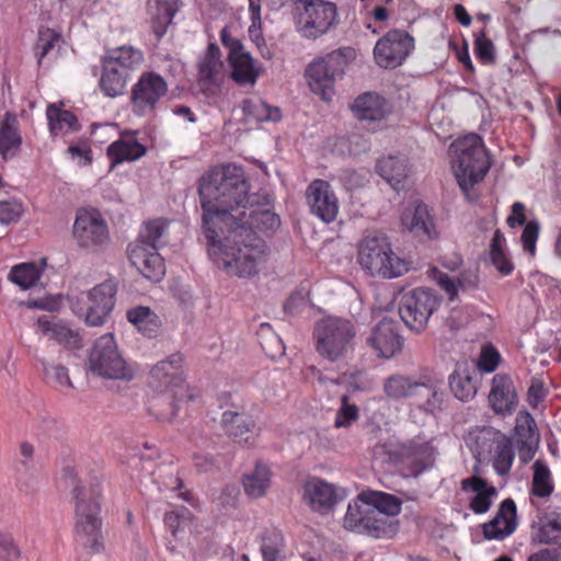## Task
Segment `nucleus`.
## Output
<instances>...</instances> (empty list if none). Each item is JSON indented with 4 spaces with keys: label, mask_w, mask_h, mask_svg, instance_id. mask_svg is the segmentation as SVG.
Instances as JSON below:
<instances>
[{
    "label": "nucleus",
    "mask_w": 561,
    "mask_h": 561,
    "mask_svg": "<svg viewBox=\"0 0 561 561\" xmlns=\"http://www.w3.org/2000/svg\"><path fill=\"white\" fill-rule=\"evenodd\" d=\"M218 188L202 192V233L209 259L231 276L250 278L266 260V244L255 233L243 236L244 229L225 210L214 208Z\"/></svg>",
    "instance_id": "nucleus-1"
},
{
    "label": "nucleus",
    "mask_w": 561,
    "mask_h": 561,
    "mask_svg": "<svg viewBox=\"0 0 561 561\" xmlns=\"http://www.w3.org/2000/svg\"><path fill=\"white\" fill-rule=\"evenodd\" d=\"M204 187L218 188L214 194V208L225 210L236 219L238 226L244 229L243 236L257 232H273L279 225L278 215L270 209H245L254 206L268 205L270 197L256 193L250 194V184L242 168L234 164L224 165L203 175L198 184V195L202 201Z\"/></svg>",
    "instance_id": "nucleus-2"
},
{
    "label": "nucleus",
    "mask_w": 561,
    "mask_h": 561,
    "mask_svg": "<svg viewBox=\"0 0 561 561\" xmlns=\"http://www.w3.org/2000/svg\"><path fill=\"white\" fill-rule=\"evenodd\" d=\"M402 502L393 494L381 491H363L348 504L344 527L373 538H391L399 524L394 517L401 512Z\"/></svg>",
    "instance_id": "nucleus-3"
},
{
    "label": "nucleus",
    "mask_w": 561,
    "mask_h": 561,
    "mask_svg": "<svg viewBox=\"0 0 561 561\" xmlns=\"http://www.w3.org/2000/svg\"><path fill=\"white\" fill-rule=\"evenodd\" d=\"M182 363V355L174 353L150 371V386L160 393L150 400L148 412L159 421L171 422L178 415L185 392Z\"/></svg>",
    "instance_id": "nucleus-4"
},
{
    "label": "nucleus",
    "mask_w": 561,
    "mask_h": 561,
    "mask_svg": "<svg viewBox=\"0 0 561 561\" xmlns=\"http://www.w3.org/2000/svg\"><path fill=\"white\" fill-rule=\"evenodd\" d=\"M451 165L462 193L469 197L470 191L481 182L491 167V160L483 139L478 134H469L456 139L449 147Z\"/></svg>",
    "instance_id": "nucleus-5"
},
{
    "label": "nucleus",
    "mask_w": 561,
    "mask_h": 561,
    "mask_svg": "<svg viewBox=\"0 0 561 561\" xmlns=\"http://www.w3.org/2000/svg\"><path fill=\"white\" fill-rule=\"evenodd\" d=\"M144 60V53L130 45L107 49L101 58V92L112 99L123 95L133 72Z\"/></svg>",
    "instance_id": "nucleus-6"
},
{
    "label": "nucleus",
    "mask_w": 561,
    "mask_h": 561,
    "mask_svg": "<svg viewBox=\"0 0 561 561\" xmlns=\"http://www.w3.org/2000/svg\"><path fill=\"white\" fill-rule=\"evenodd\" d=\"M357 261L373 277L397 278L409 271V264L392 250L385 236H367L358 245Z\"/></svg>",
    "instance_id": "nucleus-7"
},
{
    "label": "nucleus",
    "mask_w": 561,
    "mask_h": 561,
    "mask_svg": "<svg viewBox=\"0 0 561 561\" xmlns=\"http://www.w3.org/2000/svg\"><path fill=\"white\" fill-rule=\"evenodd\" d=\"M355 56L354 48L342 47L313 59L306 68L311 91L323 101H330L335 94L336 81L343 79Z\"/></svg>",
    "instance_id": "nucleus-8"
},
{
    "label": "nucleus",
    "mask_w": 561,
    "mask_h": 561,
    "mask_svg": "<svg viewBox=\"0 0 561 561\" xmlns=\"http://www.w3.org/2000/svg\"><path fill=\"white\" fill-rule=\"evenodd\" d=\"M72 492L76 497V540L93 552H100L103 548L101 542L102 520L99 516L101 512L100 492L96 488L87 491L79 485H76Z\"/></svg>",
    "instance_id": "nucleus-9"
},
{
    "label": "nucleus",
    "mask_w": 561,
    "mask_h": 561,
    "mask_svg": "<svg viewBox=\"0 0 561 561\" xmlns=\"http://www.w3.org/2000/svg\"><path fill=\"white\" fill-rule=\"evenodd\" d=\"M355 334L351 321L334 317L323 318L313 330L316 350L322 357L336 362L353 348Z\"/></svg>",
    "instance_id": "nucleus-10"
},
{
    "label": "nucleus",
    "mask_w": 561,
    "mask_h": 561,
    "mask_svg": "<svg viewBox=\"0 0 561 561\" xmlns=\"http://www.w3.org/2000/svg\"><path fill=\"white\" fill-rule=\"evenodd\" d=\"M88 369L106 379L130 380L134 376L119 354L112 333H106L94 342L88 357Z\"/></svg>",
    "instance_id": "nucleus-11"
},
{
    "label": "nucleus",
    "mask_w": 561,
    "mask_h": 561,
    "mask_svg": "<svg viewBox=\"0 0 561 561\" xmlns=\"http://www.w3.org/2000/svg\"><path fill=\"white\" fill-rule=\"evenodd\" d=\"M336 7L323 0H299L296 3L295 24L305 38L317 39L336 21Z\"/></svg>",
    "instance_id": "nucleus-12"
},
{
    "label": "nucleus",
    "mask_w": 561,
    "mask_h": 561,
    "mask_svg": "<svg viewBox=\"0 0 561 561\" xmlns=\"http://www.w3.org/2000/svg\"><path fill=\"white\" fill-rule=\"evenodd\" d=\"M220 42L228 49L230 79L239 87H254L264 67L252 57L239 38L231 36L227 26L220 31Z\"/></svg>",
    "instance_id": "nucleus-13"
},
{
    "label": "nucleus",
    "mask_w": 561,
    "mask_h": 561,
    "mask_svg": "<svg viewBox=\"0 0 561 561\" xmlns=\"http://www.w3.org/2000/svg\"><path fill=\"white\" fill-rule=\"evenodd\" d=\"M117 284L110 278L94 286L87 293L81 294V300L84 306L75 311L84 317V321L90 327H101L105 323L114 309Z\"/></svg>",
    "instance_id": "nucleus-14"
},
{
    "label": "nucleus",
    "mask_w": 561,
    "mask_h": 561,
    "mask_svg": "<svg viewBox=\"0 0 561 561\" xmlns=\"http://www.w3.org/2000/svg\"><path fill=\"white\" fill-rule=\"evenodd\" d=\"M168 83L158 72L145 71L130 90V107L138 117L152 115L157 105L165 96Z\"/></svg>",
    "instance_id": "nucleus-15"
},
{
    "label": "nucleus",
    "mask_w": 561,
    "mask_h": 561,
    "mask_svg": "<svg viewBox=\"0 0 561 561\" xmlns=\"http://www.w3.org/2000/svg\"><path fill=\"white\" fill-rule=\"evenodd\" d=\"M437 306L438 300L430 289L415 288L402 296L399 314L408 328L420 332Z\"/></svg>",
    "instance_id": "nucleus-16"
},
{
    "label": "nucleus",
    "mask_w": 561,
    "mask_h": 561,
    "mask_svg": "<svg viewBox=\"0 0 561 561\" xmlns=\"http://www.w3.org/2000/svg\"><path fill=\"white\" fill-rule=\"evenodd\" d=\"M414 48V38L403 30H390L380 37L374 48L377 65L393 69L403 64Z\"/></svg>",
    "instance_id": "nucleus-17"
},
{
    "label": "nucleus",
    "mask_w": 561,
    "mask_h": 561,
    "mask_svg": "<svg viewBox=\"0 0 561 561\" xmlns=\"http://www.w3.org/2000/svg\"><path fill=\"white\" fill-rule=\"evenodd\" d=\"M346 497L345 490L318 477H310L302 485V502L320 515H327Z\"/></svg>",
    "instance_id": "nucleus-18"
},
{
    "label": "nucleus",
    "mask_w": 561,
    "mask_h": 561,
    "mask_svg": "<svg viewBox=\"0 0 561 561\" xmlns=\"http://www.w3.org/2000/svg\"><path fill=\"white\" fill-rule=\"evenodd\" d=\"M306 199L312 215L330 224L339 214V199L332 185L321 179L313 180L306 190Z\"/></svg>",
    "instance_id": "nucleus-19"
},
{
    "label": "nucleus",
    "mask_w": 561,
    "mask_h": 561,
    "mask_svg": "<svg viewBox=\"0 0 561 561\" xmlns=\"http://www.w3.org/2000/svg\"><path fill=\"white\" fill-rule=\"evenodd\" d=\"M73 237L81 248L103 245L108 240L107 226L96 210H79L73 224Z\"/></svg>",
    "instance_id": "nucleus-20"
},
{
    "label": "nucleus",
    "mask_w": 561,
    "mask_h": 561,
    "mask_svg": "<svg viewBox=\"0 0 561 561\" xmlns=\"http://www.w3.org/2000/svg\"><path fill=\"white\" fill-rule=\"evenodd\" d=\"M447 401L442 380L425 378L414 388L413 404L426 414L438 416L447 408Z\"/></svg>",
    "instance_id": "nucleus-21"
},
{
    "label": "nucleus",
    "mask_w": 561,
    "mask_h": 561,
    "mask_svg": "<svg viewBox=\"0 0 561 561\" xmlns=\"http://www.w3.org/2000/svg\"><path fill=\"white\" fill-rule=\"evenodd\" d=\"M354 116L366 124H379L385 121L392 111L391 104L381 95L375 92H365L358 95L351 105Z\"/></svg>",
    "instance_id": "nucleus-22"
},
{
    "label": "nucleus",
    "mask_w": 561,
    "mask_h": 561,
    "mask_svg": "<svg viewBox=\"0 0 561 561\" xmlns=\"http://www.w3.org/2000/svg\"><path fill=\"white\" fill-rule=\"evenodd\" d=\"M367 343L379 356L390 358L402 350L403 337L399 333V324L392 319L383 318L371 331Z\"/></svg>",
    "instance_id": "nucleus-23"
},
{
    "label": "nucleus",
    "mask_w": 561,
    "mask_h": 561,
    "mask_svg": "<svg viewBox=\"0 0 561 561\" xmlns=\"http://www.w3.org/2000/svg\"><path fill=\"white\" fill-rule=\"evenodd\" d=\"M517 527V507L513 499L501 502L495 516L482 525L483 536L488 540H503Z\"/></svg>",
    "instance_id": "nucleus-24"
},
{
    "label": "nucleus",
    "mask_w": 561,
    "mask_h": 561,
    "mask_svg": "<svg viewBox=\"0 0 561 561\" xmlns=\"http://www.w3.org/2000/svg\"><path fill=\"white\" fill-rule=\"evenodd\" d=\"M517 527V507L513 499L501 502L495 516L482 525L483 536L488 540H503Z\"/></svg>",
    "instance_id": "nucleus-25"
},
{
    "label": "nucleus",
    "mask_w": 561,
    "mask_h": 561,
    "mask_svg": "<svg viewBox=\"0 0 561 561\" xmlns=\"http://www.w3.org/2000/svg\"><path fill=\"white\" fill-rule=\"evenodd\" d=\"M400 219L403 228L417 238L434 239L437 237L433 217L424 203L416 202L405 207Z\"/></svg>",
    "instance_id": "nucleus-26"
},
{
    "label": "nucleus",
    "mask_w": 561,
    "mask_h": 561,
    "mask_svg": "<svg viewBox=\"0 0 561 561\" xmlns=\"http://www.w3.org/2000/svg\"><path fill=\"white\" fill-rule=\"evenodd\" d=\"M515 433L517 435L519 459L526 463L534 458L540 443L536 421L529 412L525 411L517 414Z\"/></svg>",
    "instance_id": "nucleus-27"
},
{
    "label": "nucleus",
    "mask_w": 561,
    "mask_h": 561,
    "mask_svg": "<svg viewBox=\"0 0 561 561\" xmlns=\"http://www.w3.org/2000/svg\"><path fill=\"white\" fill-rule=\"evenodd\" d=\"M489 402L495 414L513 413L518 404V397L510 376L496 374L493 377Z\"/></svg>",
    "instance_id": "nucleus-28"
},
{
    "label": "nucleus",
    "mask_w": 561,
    "mask_h": 561,
    "mask_svg": "<svg viewBox=\"0 0 561 561\" xmlns=\"http://www.w3.org/2000/svg\"><path fill=\"white\" fill-rule=\"evenodd\" d=\"M22 144L18 116L15 113L7 112L0 122V157L5 161L15 158Z\"/></svg>",
    "instance_id": "nucleus-29"
},
{
    "label": "nucleus",
    "mask_w": 561,
    "mask_h": 561,
    "mask_svg": "<svg viewBox=\"0 0 561 561\" xmlns=\"http://www.w3.org/2000/svg\"><path fill=\"white\" fill-rule=\"evenodd\" d=\"M129 260L148 279L158 282L164 275V262L158 251L144 245H135L129 250Z\"/></svg>",
    "instance_id": "nucleus-30"
},
{
    "label": "nucleus",
    "mask_w": 561,
    "mask_h": 561,
    "mask_svg": "<svg viewBox=\"0 0 561 561\" xmlns=\"http://www.w3.org/2000/svg\"><path fill=\"white\" fill-rule=\"evenodd\" d=\"M146 147L140 144L133 131H125L112 142L106 150L111 165L115 167L125 161H135L146 154Z\"/></svg>",
    "instance_id": "nucleus-31"
},
{
    "label": "nucleus",
    "mask_w": 561,
    "mask_h": 561,
    "mask_svg": "<svg viewBox=\"0 0 561 561\" xmlns=\"http://www.w3.org/2000/svg\"><path fill=\"white\" fill-rule=\"evenodd\" d=\"M435 449L431 442L415 437L401 446V455L411 460L412 473L419 476L433 466Z\"/></svg>",
    "instance_id": "nucleus-32"
},
{
    "label": "nucleus",
    "mask_w": 561,
    "mask_h": 561,
    "mask_svg": "<svg viewBox=\"0 0 561 561\" xmlns=\"http://www.w3.org/2000/svg\"><path fill=\"white\" fill-rule=\"evenodd\" d=\"M461 489L465 492H473L476 495L470 500L469 508L476 514H484L492 506V499L497 496L495 486L479 476H472L461 481Z\"/></svg>",
    "instance_id": "nucleus-33"
},
{
    "label": "nucleus",
    "mask_w": 561,
    "mask_h": 561,
    "mask_svg": "<svg viewBox=\"0 0 561 561\" xmlns=\"http://www.w3.org/2000/svg\"><path fill=\"white\" fill-rule=\"evenodd\" d=\"M377 173L399 192L409 174L408 159L404 156H387L377 161Z\"/></svg>",
    "instance_id": "nucleus-34"
},
{
    "label": "nucleus",
    "mask_w": 561,
    "mask_h": 561,
    "mask_svg": "<svg viewBox=\"0 0 561 561\" xmlns=\"http://www.w3.org/2000/svg\"><path fill=\"white\" fill-rule=\"evenodd\" d=\"M221 425L225 433L236 443L248 444L253 437L254 422L245 413L225 411L221 415Z\"/></svg>",
    "instance_id": "nucleus-35"
},
{
    "label": "nucleus",
    "mask_w": 561,
    "mask_h": 561,
    "mask_svg": "<svg viewBox=\"0 0 561 561\" xmlns=\"http://www.w3.org/2000/svg\"><path fill=\"white\" fill-rule=\"evenodd\" d=\"M474 370H471L467 364H457L454 371L448 377L450 391L458 400L468 402L477 394V385L473 380Z\"/></svg>",
    "instance_id": "nucleus-36"
},
{
    "label": "nucleus",
    "mask_w": 561,
    "mask_h": 561,
    "mask_svg": "<svg viewBox=\"0 0 561 561\" xmlns=\"http://www.w3.org/2000/svg\"><path fill=\"white\" fill-rule=\"evenodd\" d=\"M531 538L538 543L561 547V514L551 513L539 517L533 525Z\"/></svg>",
    "instance_id": "nucleus-37"
},
{
    "label": "nucleus",
    "mask_w": 561,
    "mask_h": 561,
    "mask_svg": "<svg viewBox=\"0 0 561 561\" xmlns=\"http://www.w3.org/2000/svg\"><path fill=\"white\" fill-rule=\"evenodd\" d=\"M178 9L174 0H149L148 12L152 32L160 39L172 23Z\"/></svg>",
    "instance_id": "nucleus-38"
},
{
    "label": "nucleus",
    "mask_w": 561,
    "mask_h": 561,
    "mask_svg": "<svg viewBox=\"0 0 561 561\" xmlns=\"http://www.w3.org/2000/svg\"><path fill=\"white\" fill-rule=\"evenodd\" d=\"M504 437L500 431L483 426L469 433L467 445L470 447L473 457L480 460L490 455L495 449L499 440Z\"/></svg>",
    "instance_id": "nucleus-39"
},
{
    "label": "nucleus",
    "mask_w": 561,
    "mask_h": 561,
    "mask_svg": "<svg viewBox=\"0 0 561 561\" xmlns=\"http://www.w3.org/2000/svg\"><path fill=\"white\" fill-rule=\"evenodd\" d=\"M41 331L55 340L58 344L69 350H77L82 346L81 337L78 332L71 330L61 322L50 321L46 317H42L37 321Z\"/></svg>",
    "instance_id": "nucleus-40"
},
{
    "label": "nucleus",
    "mask_w": 561,
    "mask_h": 561,
    "mask_svg": "<svg viewBox=\"0 0 561 561\" xmlns=\"http://www.w3.org/2000/svg\"><path fill=\"white\" fill-rule=\"evenodd\" d=\"M127 320L134 324L144 336H158L161 328L160 318L149 307L137 306L126 312Z\"/></svg>",
    "instance_id": "nucleus-41"
},
{
    "label": "nucleus",
    "mask_w": 561,
    "mask_h": 561,
    "mask_svg": "<svg viewBox=\"0 0 561 561\" xmlns=\"http://www.w3.org/2000/svg\"><path fill=\"white\" fill-rule=\"evenodd\" d=\"M169 222L163 218H157L144 224L139 231L138 243L136 245H144L153 251L167 244V231Z\"/></svg>",
    "instance_id": "nucleus-42"
},
{
    "label": "nucleus",
    "mask_w": 561,
    "mask_h": 561,
    "mask_svg": "<svg viewBox=\"0 0 561 561\" xmlns=\"http://www.w3.org/2000/svg\"><path fill=\"white\" fill-rule=\"evenodd\" d=\"M45 265L46 259L41 260V265L34 262L16 264L11 268L8 279L23 290L30 289L39 279Z\"/></svg>",
    "instance_id": "nucleus-43"
},
{
    "label": "nucleus",
    "mask_w": 561,
    "mask_h": 561,
    "mask_svg": "<svg viewBox=\"0 0 561 561\" xmlns=\"http://www.w3.org/2000/svg\"><path fill=\"white\" fill-rule=\"evenodd\" d=\"M553 490L554 483L549 467L542 460H536L533 465L530 494L539 499H547Z\"/></svg>",
    "instance_id": "nucleus-44"
},
{
    "label": "nucleus",
    "mask_w": 561,
    "mask_h": 561,
    "mask_svg": "<svg viewBox=\"0 0 561 561\" xmlns=\"http://www.w3.org/2000/svg\"><path fill=\"white\" fill-rule=\"evenodd\" d=\"M260 550L263 561H278L285 548L283 533L275 528H266L260 536Z\"/></svg>",
    "instance_id": "nucleus-45"
},
{
    "label": "nucleus",
    "mask_w": 561,
    "mask_h": 561,
    "mask_svg": "<svg viewBox=\"0 0 561 561\" xmlns=\"http://www.w3.org/2000/svg\"><path fill=\"white\" fill-rule=\"evenodd\" d=\"M243 112L256 122H279L282 112L277 106H271L261 99L244 100Z\"/></svg>",
    "instance_id": "nucleus-46"
},
{
    "label": "nucleus",
    "mask_w": 561,
    "mask_h": 561,
    "mask_svg": "<svg viewBox=\"0 0 561 561\" xmlns=\"http://www.w3.org/2000/svg\"><path fill=\"white\" fill-rule=\"evenodd\" d=\"M505 237L501 230H495L490 243V257L492 264L503 275H510L513 270V263L504 252Z\"/></svg>",
    "instance_id": "nucleus-47"
},
{
    "label": "nucleus",
    "mask_w": 561,
    "mask_h": 561,
    "mask_svg": "<svg viewBox=\"0 0 561 561\" xmlns=\"http://www.w3.org/2000/svg\"><path fill=\"white\" fill-rule=\"evenodd\" d=\"M270 483V471L263 465H256L251 474L243 479V488L245 493L251 497H261Z\"/></svg>",
    "instance_id": "nucleus-48"
},
{
    "label": "nucleus",
    "mask_w": 561,
    "mask_h": 561,
    "mask_svg": "<svg viewBox=\"0 0 561 561\" xmlns=\"http://www.w3.org/2000/svg\"><path fill=\"white\" fill-rule=\"evenodd\" d=\"M494 453L493 467L495 472L501 477L508 474L515 458L512 440L506 436L501 438Z\"/></svg>",
    "instance_id": "nucleus-49"
},
{
    "label": "nucleus",
    "mask_w": 561,
    "mask_h": 561,
    "mask_svg": "<svg viewBox=\"0 0 561 561\" xmlns=\"http://www.w3.org/2000/svg\"><path fill=\"white\" fill-rule=\"evenodd\" d=\"M46 116L50 131L56 134L67 126L70 130H77L79 128V122L77 116L70 111L60 110L56 104H49L46 110Z\"/></svg>",
    "instance_id": "nucleus-50"
},
{
    "label": "nucleus",
    "mask_w": 561,
    "mask_h": 561,
    "mask_svg": "<svg viewBox=\"0 0 561 561\" xmlns=\"http://www.w3.org/2000/svg\"><path fill=\"white\" fill-rule=\"evenodd\" d=\"M420 380H414L404 376H391L385 382V392L394 399L414 398V388Z\"/></svg>",
    "instance_id": "nucleus-51"
},
{
    "label": "nucleus",
    "mask_w": 561,
    "mask_h": 561,
    "mask_svg": "<svg viewBox=\"0 0 561 561\" xmlns=\"http://www.w3.org/2000/svg\"><path fill=\"white\" fill-rule=\"evenodd\" d=\"M43 367L44 378L48 382H53L56 387L60 388H73V385L69 377L68 368L61 364H51L46 359H39Z\"/></svg>",
    "instance_id": "nucleus-52"
},
{
    "label": "nucleus",
    "mask_w": 561,
    "mask_h": 561,
    "mask_svg": "<svg viewBox=\"0 0 561 561\" xmlns=\"http://www.w3.org/2000/svg\"><path fill=\"white\" fill-rule=\"evenodd\" d=\"M473 51L476 57L483 64L492 66L496 61L495 46L492 41L486 36L484 30L474 34Z\"/></svg>",
    "instance_id": "nucleus-53"
},
{
    "label": "nucleus",
    "mask_w": 561,
    "mask_h": 561,
    "mask_svg": "<svg viewBox=\"0 0 561 561\" xmlns=\"http://www.w3.org/2000/svg\"><path fill=\"white\" fill-rule=\"evenodd\" d=\"M358 419V409L355 404L348 403V398L343 396L342 405L336 412L334 426L348 427L354 421Z\"/></svg>",
    "instance_id": "nucleus-54"
},
{
    "label": "nucleus",
    "mask_w": 561,
    "mask_h": 561,
    "mask_svg": "<svg viewBox=\"0 0 561 561\" xmlns=\"http://www.w3.org/2000/svg\"><path fill=\"white\" fill-rule=\"evenodd\" d=\"M23 210L22 203L15 199L0 202V224L10 225L19 221Z\"/></svg>",
    "instance_id": "nucleus-55"
},
{
    "label": "nucleus",
    "mask_w": 561,
    "mask_h": 561,
    "mask_svg": "<svg viewBox=\"0 0 561 561\" xmlns=\"http://www.w3.org/2000/svg\"><path fill=\"white\" fill-rule=\"evenodd\" d=\"M59 39L60 34L50 28L39 31L36 44L38 62H41L42 59L54 48L55 44L59 42Z\"/></svg>",
    "instance_id": "nucleus-56"
},
{
    "label": "nucleus",
    "mask_w": 561,
    "mask_h": 561,
    "mask_svg": "<svg viewBox=\"0 0 561 561\" xmlns=\"http://www.w3.org/2000/svg\"><path fill=\"white\" fill-rule=\"evenodd\" d=\"M20 557L21 551L16 546L12 535L9 533L0 531V560L18 561Z\"/></svg>",
    "instance_id": "nucleus-57"
},
{
    "label": "nucleus",
    "mask_w": 561,
    "mask_h": 561,
    "mask_svg": "<svg viewBox=\"0 0 561 561\" xmlns=\"http://www.w3.org/2000/svg\"><path fill=\"white\" fill-rule=\"evenodd\" d=\"M221 68V60H213L204 57L198 65L199 82L202 84L215 83L216 75L220 71Z\"/></svg>",
    "instance_id": "nucleus-58"
},
{
    "label": "nucleus",
    "mask_w": 561,
    "mask_h": 561,
    "mask_svg": "<svg viewBox=\"0 0 561 561\" xmlns=\"http://www.w3.org/2000/svg\"><path fill=\"white\" fill-rule=\"evenodd\" d=\"M500 362V354L499 352L492 347H484L481 352L479 362H478V368L481 371L484 373H492L496 369Z\"/></svg>",
    "instance_id": "nucleus-59"
},
{
    "label": "nucleus",
    "mask_w": 561,
    "mask_h": 561,
    "mask_svg": "<svg viewBox=\"0 0 561 561\" xmlns=\"http://www.w3.org/2000/svg\"><path fill=\"white\" fill-rule=\"evenodd\" d=\"M539 234V224L535 220L528 221L522 233L524 250L534 254L536 250V241Z\"/></svg>",
    "instance_id": "nucleus-60"
},
{
    "label": "nucleus",
    "mask_w": 561,
    "mask_h": 561,
    "mask_svg": "<svg viewBox=\"0 0 561 561\" xmlns=\"http://www.w3.org/2000/svg\"><path fill=\"white\" fill-rule=\"evenodd\" d=\"M432 274L433 277L436 279L437 284L439 285V287L449 295V299H455L458 294L457 282L451 279L447 274L438 271L437 268H433Z\"/></svg>",
    "instance_id": "nucleus-61"
},
{
    "label": "nucleus",
    "mask_w": 561,
    "mask_h": 561,
    "mask_svg": "<svg viewBox=\"0 0 561 561\" xmlns=\"http://www.w3.org/2000/svg\"><path fill=\"white\" fill-rule=\"evenodd\" d=\"M527 396L529 405L537 408L545 400L547 390L541 381L534 380L528 388Z\"/></svg>",
    "instance_id": "nucleus-62"
},
{
    "label": "nucleus",
    "mask_w": 561,
    "mask_h": 561,
    "mask_svg": "<svg viewBox=\"0 0 561 561\" xmlns=\"http://www.w3.org/2000/svg\"><path fill=\"white\" fill-rule=\"evenodd\" d=\"M479 285V275L474 271H465L457 278L458 289L462 291L474 290Z\"/></svg>",
    "instance_id": "nucleus-63"
},
{
    "label": "nucleus",
    "mask_w": 561,
    "mask_h": 561,
    "mask_svg": "<svg viewBox=\"0 0 561 561\" xmlns=\"http://www.w3.org/2000/svg\"><path fill=\"white\" fill-rule=\"evenodd\" d=\"M525 206L523 203L516 202L512 206L513 215L508 216L507 225L514 228L516 225L525 226L528 221H526V216L524 215Z\"/></svg>",
    "instance_id": "nucleus-64"
}]
</instances>
